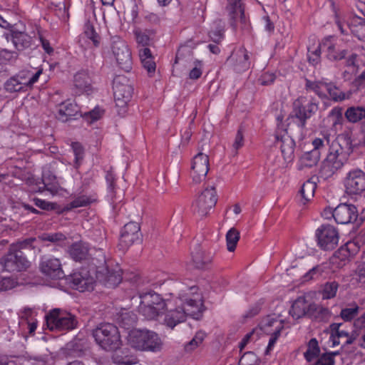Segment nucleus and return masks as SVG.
Segmentation results:
<instances>
[{"mask_svg": "<svg viewBox=\"0 0 365 365\" xmlns=\"http://www.w3.org/2000/svg\"><path fill=\"white\" fill-rule=\"evenodd\" d=\"M36 238L31 237L26 239L23 241L17 242L16 243L12 244L10 247L11 250H14L16 252H22L21 250L26 249V248H34V246H33V242L36 241Z\"/></svg>", "mask_w": 365, "mask_h": 365, "instance_id": "53", "label": "nucleus"}, {"mask_svg": "<svg viewBox=\"0 0 365 365\" xmlns=\"http://www.w3.org/2000/svg\"><path fill=\"white\" fill-rule=\"evenodd\" d=\"M134 34L137 43L143 48H147L146 46L150 45V38L147 34L138 30L135 31Z\"/></svg>", "mask_w": 365, "mask_h": 365, "instance_id": "60", "label": "nucleus"}, {"mask_svg": "<svg viewBox=\"0 0 365 365\" xmlns=\"http://www.w3.org/2000/svg\"><path fill=\"white\" fill-rule=\"evenodd\" d=\"M345 117L351 123H357L365 118V108L361 106H352L345 112Z\"/></svg>", "mask_w": 365, "mask_h": 365, "instance_id": "38", "label": "nucleus"}, {"mask_svg": "<svg viewBox=\"0 0 365 365\" xmlns=\"http://www.w3.org/2000/svg\"><path fill=\"white\" fill-rule=\"evenodd\" d=\"M217 202V195L214 185L206 187L192 204L193 211L200 217L207 216Z\"/></svg>", "mask_w": 365, "mask_h": 365, "instance_id": "9", "label": "nucleus"}, {"mask_svg": "<svg viewBox=\"0 0 365 365\" xmlns=\"http://www.w3.org/2000/svg\"><path fill=\"white\" fill-rule=\"evenodd\" d=\"M192 258L195 266L198 269H202L212 262V257L206 255L201 250L192 252Z\"/></svg>", "mask_w": 365, "mask_h": 365, "instance_id": "37", "label": "nucleus"}, {"mask_svg": "<svg viewBox=\"0 0 365 365\" xmlns=\"http://www.w3.org/2000/svg\"><path fill=\"white\" fill-rule=\"evenodd\" d=\"M128 343L133 349L138 351H159L163 342L158 335L148 330L135 329L129 332Z\"/></svg>", "mask_w": 365, "mask_h": 365, "instance_id": "3", "label": "nucleus"}, {"mask_svg": "<svg viewBox=\"0 0 365 365\" xmlns=\"http://www.w3.org/2000/svg\"><path fill=\"white\" fill-rule=\"evenodd\" d=\"M357 212L354 205L340 204L334 210L333 217L338 224H348L358 220Z\"/></svg>", "mask_w": 365, "mask_h": 365, "instance_id": "20", "label": "nucleus"}, {"mask_svg": "<svg viewBox=\"0 0 365 365\" xmlns=\"http://www.w3.org/2000/svg\"><path fill=\"white\" fill-rule=\"evenodd\" d=\"M186 314L183 308H177L174 310L168 312L165 317L166 325L170 328L175 327L178 324L185 320Z\"/></svg>", "mask_w": 365, "mask_h": 365, "instance_id": "31", "label": "nucleus"}, {"mask_svg": "<svg viewBox=\"0 0 365 365\" xmlns=\"http://www.w3.org/2000/svg\"><path fill=\"white\" fill-rule=\"evenodd\" d=\"M193 58V53L190 47L188 46H182L178 49L175 63H178L180 61L186 62L187 61H191Z\"/></svg>", "mask_w": 365, "mask_h": 365, "instance_id": "44", "label": "nucleus"}, {"mask_svg": "<svg viewBox=\"0 0 365 365\" xmlns=\"http://www.w3.org/2000/svg\"><path fill=\"white\" fill-rule=\"evenodd\" d=\"M355 244L354 242H349L341 247L337 253L343 255L344 258L349 257L351 255L354 254V251L351 252V250H352Z\"/></svg>", "mask_w": 365, "mask_h": 365, "instance_id": "63", "label": "nucleus"}, {"mask_svg": "<svg viewBox=\"0 0 365 365\" xmlns=\"http://www.w3.org/2000/svg\"><path fill=\"white\" fill-rule=\"evenodd\" d=\"M324 272V269L322 266L317 265L311 269L309 270V272L304 273L303 275L304 281H308L312 279H315L319 277L322 275V274Z\"/></svg>", "mask_w": 365, "mask_h": 365, "instance_id": "59", "label": "nucleus"}, {"mask_svg": "<svg viewBox=\"0 0 365 365\" xmlns=\"http://www.w3.org/2000/svg\"><path fill=\"white\" fill-rule=\"evenodd\" d=\"M42 71L39 68L35 73H31L30 71L20 72L8 79L4 84V88L10 93L26 91L28 87H31L38 81Z\"/></svg>", "mask_w": 365, "mask_h": 365, "instance_id": "8", "label": "nucleus"}, {"mask_svg": "<svg viewBox=\"0 0 365 365\" xmlns=\"http://www.w3.org/2000/svg\"><path fill=\"white\" fill-rule=\"evenodd\" d=\"M346 162L343 155L338 158L334 153H329L327 158L322 163L320 169L321 177L324 179L331 177L337 170L343 167Z\"/></svg>", "mask_w": 365, "mask_h": 365, "instance_id": "21", "label": "nucleus"}, {"mask_svg": "<svg viewBox=\"0 0 365 365\" xmlns=\"http://www.w3.org/2000/svg\"><path fill=\"white\" fill-rule=\"evenodd\" d=\"M38 238L41 241H48L53 243L63 242L66 240V237L61 232L43 233Z\"/></svg>", "mask_w": 365, "mask_h": 365, "instance_id": "52", "label": "nucleus"}, {"mask_svg": "<svg viewBox=\"0 0 365 365\" xmlns=\"http://www.w3.org/2000/svg\"><path fill=\"white\" fill-rule=\"evenodd\" d=\"M334 359L331 358V354H327L326 353L320 355L315 362L314 365H334Z\"/></svg>", "mask_w": 365, "mask_h": 365, "instance_id": "64", "label": "nucleus"}, {"mask_svg": "<svg viewBox=\"0 0 365 365\" xmlns=\"http://www.w3.org/2000/svg\"><path fill=\"white\" fill-rule=\"evenodd\" d=\"M4 269L9 272H21L29 266V262L26 259L22 252L9 250L0 260Z\"/></svg>", "mask_w": 365, "mask_h": 365, "instance_id": "12", "label": "nucleus"}, {"mask_svg": "<svg viewBox=\"0 0 365 365\" xmlns=\"http://www.w3.org/2000/svg\"><path fill=\"white\" fill-rule=\"evenodd\" d=\"M342 324L333 323L330 325L329 329L331 331L330 339L332 341V346L339 345L341 340L346 339L349 336V331L341 329Z\"/></svg>", "mask_w": 365, "mask_h": 365, "instance_id": "34", "label": "nucleus"}, {"mask_svg": "<svg viewBox=\"0 0 365 365\" xmlns=\"http://www.w3.org/2000/svg\"><path fill=\"white\" fill-rule=\"evenodd\" d=\"M39 269L44 275L53 279L64 277L61 261L56 257H43L39 264Z\"/></svg>", "mask_w": 365, "mask_h": 365, "instance_id": "17", "label": "nucleus"}, {"mask_svg": "<svg viewBox=\"0 0 365 365\" xmlns=\"http://www.w3.org/2000/svg\"><path fill=\"white\" fill-rule=\"evenodd\" d=\"M359 311V307L356 304H353L349 307L342 309L340 316L344 321L349 322L358 315Z\"/></svg>", "mask_w": 365, "mask_h": 365, "instance_id": "47", "label": "nucleus"}, {"mask_svg": "<svg viewBox=\"0 0 365 365\" xmlns=\"http://www.w3.org/2000/svg\"><path fill=\"white\" fill-rule=\"evenodd\" d=\"M346 192L349 195H359L365 190V173L354 170L349 173L345 180Z\"/></svg>", "mask_w": 365, "mask_h": 365, "instance_id": "16", "label": "nucleus"}, {"mask_svg": "<svg viewBox=\"0 0 365 365\" xmlns=\"http://www.w3.org/2000/svg\"><path fill=\"white\" fill-rule=\"evenodd\" d=\"M323 48L326 49L327 57L331 61L341 60L347 54L346 50L336 51L335 46L329 42L323 43Z\"/></svg>", "mask_w": 365, "mask_h": 365, "instance_id": "36", "label": "nucleus"}, {"mask_svg": "<svg viewBox=\"0 0 365 365\" xmlns=\"http://www.w3.org/2000/svg\"><path fill=\"white\" fill-rule=\"evenodd\" d=\"M139 57L143 67L147 71L150 76H153L155 72L156 64L154 58L148 48H141L139 49Z\"/></svg>", "mask_w": 365, "mask_h": 365, "instance_id": "28", "label": "nucleus"}, {"mask_svg": "<svg viewBox=\"0 0 365 365\" xmlns=\"http://www.w3.org/2000/svg\"><path fill=\"white\" fill-rule=\"evenodd\" d=\"M68 280L71 287L80 292L93 289L95 280L86 269L72 274Z\"/></svg>", "mask_w": 365, "mask_h": 365, "instance_id": "18", "label": "nucleus"}, {"mask_svg": "<svg viewBox=\"0 0 365 365\" xmlns=\"http://www.w3.org/2000/svg\"><path fill=\"white\" fill-rule=\"evenodd\" d=\"M7 41H11L18 51L24 50L31 45V37L27 34L19 31H11L6 35Z\"/></svg>", "mask_w": 365, "mask_h": 365, "instance_id": "24", "label": "nucleus"}, {"mask_svg": "<svg viewBox=\"0 0 365 365\" xmlns=\"http://www.w3.org/2000/svg\"><path fill=\"white\" fill-rule=\"evenodd\" d=\"M72 149L75 155V167L78 168L83 158V149L78 143H73L72 144Z\"/></svg>", "mask_w": 365, "mask_h": 365, "instance_id": "58", "label": "nucleus"}, {"mask_svg": "<svg viewBox=\"0 0 365 365\" xmlns=\"http://www.w3.org/2000/svg\"><path fill=\"white\" fill-rule=\"evenodd\" d=\"M113 89L115 105L120 108L118 113L124 115L128 103L132 98L133 88L125 76H118L113 80Z\"/></svg>", "mask_w": 365, "mask_h": 365, "instance_id": "7", "label": "nucleus"}, {"mask_svg": "<svg viewBox=\"0 0 365 365\" xmlns=\"http://www.w3.org/2000/svg\"><path fill=\"white\" fill-rule=\"evenodd\" d=\"M352 280L356 283L365 284V261L356 262V268L352 274Z\"/></svg>", "mask_w": 365, "mask_h": 365, "instance_id": "43", "label": "nucleus"}, {"mask_svg": "<svg viewBox=\"0 0 365 365\" xmlns=\"http://www.w3.org/2000/svg\"><path fill=\"white\" fill-rule=\"evenodd\" d=\"M46 324L51 331H70L78 326L75 315L61 309L55 308L45 316Z\"/></svg>", "mask_w": 365, "mask_h": 365, "instance_id": "6", "label": "nucleus"}, {"mask_svg": "<svg viewBox=\"0 0 365 365\" xmlns=\"http://www.w3.org/2000/svg\"><path fill=\"white\" fill-rule=\"evenodd\" d=\"M141 237L140 225L138 222H130L121 230L118 247L122 250H126L135 243L140 242Z\"/></svg>", "mask_w": 365, "mask_h": 365, "instance_id": "14", "label": "nucleus"}, {"mask_svg": "<svg viewBox=\"0 0 365 365\" xmlns=\"http://www.w3.org/2000/svg\"><path fill=\"white\" fill-rule=\"evenodd\" d=\"M93 201H95V199L92 198L91 197L81 195L68 204L66 207V210H70L73 208L85 207L90 205Z\"/></svg>", "mask_w": 365, "mask_h": 365, "instance_id": "46", "label": "nucleus"}, {"mask_svg": "<svg viewBox=\"0 0 365 365\" xmlns=\"http://www.w3.org/2000/svg\"><path fill=\"white\" fill-rule=\"evenodd\" d=\"M97 257L92 258L96 267V279L107 287H115L122 281V271L116 264H108L101 250L97 251Z\"/></svg>", "mask_w": 365, "mask_h": 365, "instance_id": "1", "label": "nucleus"}, {"mask_svg": "<svg viewBox=\"0 0 365 365\" xmlns=\"http://www.w3.org/2000/svg\"><path fill=\"white\" fill-rule=\"evenodd\" d=\"M318 245L324 250H334L339 242L336 229L330 225H322L316 231Z\"/></svg>", "mask_w": 365, "mask_h": 365, "instance_id": "13", "label": "nucleus"}, {"mask_svg": "<svg viewBox=\"0 0 365 365\" xmlns=\"http://www.w3.org/2000/svg\"><path fill=\"white\" fill-rule=\"evenodd\" d=\"M70 257L76 262H85L90 259L91 254L86 243L75 242L68 249Z\"/></svg>", "mask_w": 365, "mask_h": 365, "instance_id": "25", "label": "nucleus"}, {"mask_svg": "<svg viewBox=\"0 0 365 365\" xmlns=\"http://www.w3.org/2000/svg\"><path fill=\"white\" fill-rule=\"evenodd\" d=\"M320 349L317 340L313 338L309 340L308 347L304 355L308 361H312L317 356H319Z\"/></svg>", "mask_w": 365, "mask_h": 365, "instance_id": "40", "label": "nucleus"}, {"mask_svg": "<svg viewBox=\"0 0 365 365\" xmlns=\"http://www.w3.org/2000/svg\"><path fill=\"white\" fill-rule=\"evenodd\" d=\"M113 361L118 365H132L136 363L137 359L133 356H123L119 354H115L113 356Z\"/></svg>", "mask_w": 365, "mask_h": 365, "instance_id": "57", "label": "nucleus"}, {"mask_svg": "<svg viewBox=\"0 0 365 365\" xmlns=\"http://www.w3.org/2000/svg\"><path fill=\"white\" fill-rule=\"evenodd\" d=\"M227 9L231 19L234 21L240 20L243 23L245 22L244 9L242 6L240 0H231L227 6Z\"/></svg>", "mask_w": 365, "mask_h": 365, "instance_id": "32", "label": "nucleus"}, {"mask_svg": "<svg viewBox=\"0 0 365 365\" xmlns=\"http://www.w3.org/2000/svg\"><path fill=\"white\" fill-rule=\"evenodd\" d=\"M240 240V232L235 228H231L226 234L227 247L229 252H233Z\"/></svg>", "mask_w": 365, "mask_h": 365, "instance_id": "42", "label": "nucleus"}, {"mask_svg": "<svg viewBox=\"0 0 365 365\" xmlns=\"http://www.w3.org/2000/svg\"><path fill=\"white\" fill-rule=\"evenodd\" d=\"M351 32L359 40L365 41V20L359 19L356 25H352L351 27Z\"/></svg>", "mask_w": 365, "mask_h": 365, "instance_id": "51", "label": "nucleus"}, {"mask_svg": "<svg viewBox=\"0 0 365 365\" xmlns=\"http://www.w3.org/2000/svg\"><path fill=\"white\" fill-rule=\"evenodd\" d=\"M230 58L232 61H234L232 66L233 69L236 72H243L250 68V56L248 51L245 48H240L235 56H231Z\"/></svg>", "mask_w": 365, "mask_h": 365, "instance_id": "26", "label": "nucleus"}, {"mask_svg": "<svg viewBox=\"0 0 365 365\" xmlns=\"http://www.w3.org/2000/svg\"><path fill=\"white\" fill-rule=\"evenodd\" d=\"M193 68L189 73V78L192 80L198 79L202 73V63L201 61L195 60L192 63Z\"/></svg>", "mask_w": 365, "mask_h": 365, "instance_id": "56", "label": "nucleus"}, {"mask_svg": "<svg viewBox=\"0 0 365 365\" xmlns=\"http://www.w3.org/2000/svg\"><path fill=\"white\" fill-rule=\"evenodd\" d=\"M206 336L205 332L198 331L196 332L195 336L188 343L185 345V350L187 352H191L198 347L204 341Z\"/></svg>", "mask_w": 365, "mask_h": 365, "instance_id": "45", "label": "nucleus"}, {"mask_svg": "<svg viewBox=\"0 0 365 365\" xmlns=\"http://www.w3.org/2000/svg\"><path fill=\"white\" fill-rule=\"evenodd\" d=\"M140 299L145 301V304H150L152 307L158 308V309L165 310L166 304L165 300L160 297V294L150 292L144 293L140 295Z\"/></svg>", "mask_w": 365, "mask_h": 365, "instance_id": "33", "label": "nucleus"}, {"mask_svg": "<svg viewBox=\"0 0 365 365\" xmlns=\"http://www.w3.org/2000/svg\"><path fill=\"white\" fill-rule=\"evenodd\" d=\"M92 335L96 343L106 351H115L121 345L118 329L113 324H99L93 330Z\"/></svg>", "mask_w": 365, "mask_h": 365, "instance_id": "4", "label": "nucleus"}, {"mask_svg": "<svg viewBox=\"0 0 365 365\" xmlns=\"http://www.w3.org/2000/svg\"><path fill=\"white\" fill-rule=\"evenodd\" d=\"M320 312H328L327 309L322 307H317L315 304H307L306 298L304 297H299L292 304V308L289 310V314L294 319H299L307 314H311L314 311Z\"/></svg>", "mask_w": 365, "mask_h": 365, "instance_id": "19", "label": "nucleus"}, {"mask_svg": "<svg viewBox=\"0 0 365 365\" xmlns=\"http://www.w3.org/2000/svg\"><path fill=\"white\" fill-rule=\"evenodd\" d=\"M316 188V182L308 180L302 185L299 191L302 197L305 201H309L314 196Z\"/></svg>", "mask_w": 365, "mask_h": 365, "instance_id": "41", "label": "nucleus"}, {"mask_svg": "<svg viewBox=\"0 0 365 365\" xmlns=\"http://www.w3.org/2000/svg\"><path fill=\"white\" fill-rule=\"evenodd\" d=\"M79 113L77 105L70 101H66L56 106V117L62 122H66Z\"/></svg>", "mask_w": 365, "mask_h": 365, "instance_id": "23", "label": "nucleus"}, {"mask_svg": "<svg viewBox=\"0 0 365 365\" xmlns=\"http://www.w3.org/2000/svg\"><path fill=\"white\" fill-rule=\"evenodd\" d=\"M326 93L334 101H341L345 99V93L331 83H327Z\"/></svg>", "mask_w": 365, "mask_h": 365, "instance_id": "48", "label": "nucleus"}, {"mask_svg": "<svg viewBox=\"0 0 365 365\" xmlns=\"http://www.w3.org/2000/svg\"><path fill=\"white\" fill-rule=\"evenodd\" d=\"M209 170L208 155L202 153H197L192 160L191 178L192 182L198 184L205 180Z\"/></svg>", "mask_w": 365, "mask_h": 365, "instance_id": "15", "label": "nucleus"}, {"mask_svg": "<svg viewBox=\"0 0 365 365\" xmlns=\"http://www.w3.org/2000/svg\"><path fill=\"white\" fill-rule=\"evenodd\" d=\"M318 110V104L313 100L309 101L305 96H300L293 103L292 113L287 118L291 126L303 131L307 120L310 118Z\"/></svg>", "mask_w": 365, "mask_h": 365, "instance_id": "2", "label": "nucleus"}, {"mask_svg": "<svg viewBox=\"0 0 365 365\" xmlns=\"http://www.w3.org/2000/svg\"><path fill=\"white\" fill-rule=\"evenodd\" d=\"M244 145V129L242 127H240L236 133L232 148V153L233 155H236L237 154V151L240 148H241Z\"/></svg>", "mask_w": 365, "mask_h": 365, "instance_id": "50", "label": "nucleus"}, {"mask_svg": "<svg viewBox=\"0 0 365 365\" xmlns=\"http://www.w3.org/2000/svg\"><path fill=\"white\" fill-rule=\"evenodd\" d=\"M320 152L312 150L304 153L299 159V170L306 168H312L317 165L320 159Z\"/></svg>", "mask_w": 365, "mask_h": 365, "instance_id": "30", "label": "nucleus"}, {"mask_svg": "<svg viewBox=\"0 0 365 365\" xmlns=\"http://www.w3.org/2000/svg\"><path fill=\"white\" fill-rule=\"evenodd\" d=\"M85 34L93 41L95 46H98L99 45L101 38L96 32L93 26L89 23H87L85 26Z\"/></svg>", "mask_w": 365, "mask_h": 365, "instance_id": "55", "label": "nucleus"}, {"mask_svg": "<svg viewBox=\"0 0 365 365\" xmlns=\"http://www.w3.org/2000/svg\"><path fill=\"white\" fill-rule=\"evenodd\" d=\"M103 110L98 108H96L93 110L86 113L83 118L88 121V123H92L94 121L98 120L102 115Z\"/></svg>", "mask_w": 365, "mask_h": 365, "instance_id": "61", "label": "nucleus"}, {"mask_svg": "<svg viewBox=\"0 0 365 365\" xmlns=\"http://www.w3.org/2000/svg\"><path fill=\"white\" fill-rule=\"evenodd\" d=\"M43 187H38V191L48 190L52 194L58 192L60 185L56 177L50 170H44L42 175Z\"/></svg>", "mask_w": 365, "mask_h": 365, "instance_id": "27", "label": "nucleus"}, {"mask_svg": "<svg viewBox=\"0 0 365 365\" xmlns=\"http://www.w3.org/2000/svg\"><path fill=\"white\" fill-rule=\"evenodd\" d=\"M327 87V83L321 81H311L306 80V88L313 91L319 97L323 98L327 97L326 89Z\"/></svg>", "mask_w": 365, "mask_h": 365, "instance_id": "39", "label": "nucleus"}, {"mask_svg": "<svg viewBox=\"0 0 365 365\" xmlns=\"http://www.w3.org/2000/svg\"><path fill=\"white\" fill-rule=\"evenodd\" d=\"M352 137L353 133L351 130H346L339 134L329 145V153H334L338 158L343 155L344 160L346 161L356 145Z\"/></svg>", "mask_w": 365, "mask_h": 365, "instance_id": "10", "label": "nucleus"}, {"mask_svg": "<svg viewBox=\"0 0 365 365\" xmlns=\"http://www.w3.org/2000/svg\"><path fill=\"white\" fill-rule=\"evenodd\" d=\"M73 83L79 92L91 89V78L88 71L82 70L74 76Z\"/></svg>", "mask_w": 365, "mask_h": 365, "instance_id": "29", "label": "nucleus"}, {"mask_svg": "<svg viewBox=\"0 0 365 365\" xmlns=\"http://www.w3.org/2000/svg\"><path fill=\"white\" fill-rule=\"evenodd\" d=\"M111 50L119 68L128 72L132 68L133 61L126 42L120 38H115L112 41Z\"/></svg>", "mask_w": 365, "mask_h": 365, "instance_id": "11", "label": "nucleus"}, {"mask_svg": "<svg viewBox=\"0 0 365 365\" xmlns=\"http://www.w3.org/2000/svg\"><path fill=\"white\" fill-rule=\"evenodd\" d=\"M215 24V29L210 31L209 36L213 42L220 43L224 36V26L221 24V21H216Z\"/></svg>", "mask_w": 365, "mask_h": 365, "instance_id": "49", "label": "nucleus"}, {"mask_svg": "<svg viewBox=\"0 0 365 365\" xmlns=\"http://www.w3.org/2000/svg\"><path fill=\"white\" fill-rule=\"evenodd\" d=\"M312 145L314 148L312 150H316L318 152H320V150L327 145H329V138L328 136H324L323 138H317L312 141Z\"/></svg>", "mask_w": 365, "mask_h": 365, "instance_id": "62", "label": "nucleus"}, {"mask_svg": "<svg viewBox=\"0 0 365 365\" xmlns=\"http://www.w3.org/2000/svg\"><path fill=\"white\" fill-rule=\"evenodd\" d=\"M294 127L291 126V123H288L287 128H279L275 135L276 143L279 144L282 154L287 163L292 162L294 159L295 147L294 138H300L303 133V131H297V129Z\"/></svg>", "mask_w": 365, "mask_h": 365, "instance_id": "5", "label": "nucleus"}, {"mask_svg": "<svg viewBox=\"0 0 365 365\" xmlns=\"http://www.w3.org/2000/svg\"><path fill=\"white\" fill-rule=\"evenodd\" d=\"M339 284L336 282H327L324 285L323 290V297L331 299L336 296Z\"/></svg>", "mask_w": 365, "mask_h": 365, "instance_id": "54", "label": "nucleus"}, {"mask_svg": "<svg viewBox=\"0 0 365 365\" xmlns=\"http://www.w3.org/2000/svg\"><path fill=\"white\" fill-rule=\"evenodd\" d=\"M139 312L144 316L148 319H156L160 314H162L164 310L158 309L155 307L150 306V304H145V301L143 299H140V303L139 306Z\"/></svg>", "mask_w": 365, "mask_h": 365, "instance_id": "35", "label": "nucleus"}, {"mask_svg": "<svg viewBox=\"0 0 365 365\" xmlns=\"http://www.w3.org/2000/svg\"><path fill=\"white\" fill-rule=\"evenodd\" d=\"M185 295H180L184 302L182 308L187 316H190L195 319H199L202 312L203 303L199 295L194 296V298H187Z\"/></svg>", "mask_w": 365, "mask_h": 365, "instance_id": "22", "label": "nucleus"}]
</instances>
